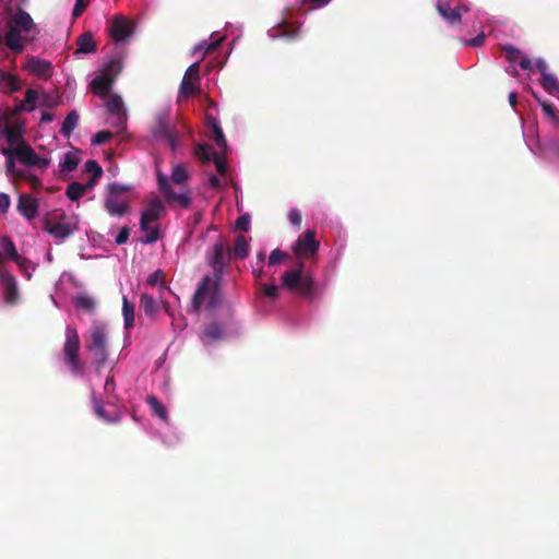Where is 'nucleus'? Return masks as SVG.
Here are the masks:
<instances>
[{
    "mask_svg": "<svg viewBox=\"0 0 559 559\" xmlns=\"http://www.w3.org/2000/svg\"><path fill=\"white\" fill-rule=\"evenodd\" d=\"M7 27L4 44L14 53L23 52L25 44L33 41L39 33L29 13L21 8L8 20Z\"/></svg>",
    "mask_w": 559,
    "mask_h": 559,
    "instance_id": "obj_1",
    "label": "nucleus"
},
{
    "mask_svg": "<svg viewBox=\"0 0 559 559\" xmlns=\"http://www.w3.org/2000/svg\"><path fill=\"white\" fill-rule=\"evenodd\" d=\"M107 328L103 322L94 321L90 329V335L85 340V348L92 353L93 365L99 370L108 359Z\"/></svg>",
    "mask_w": 559,
    "mask_h": 559,
    "instance_id": "obj_2",
    "label": "nucleus"
},
{
    "mask_svg": "<svg viewBox=\"0 0 559 559\" xmlns=\"http://www.w3.org/2000/svg\"><path fill=\"white\" fill-rule=\"evenodd\" d=\"M304 264L299 263V267L286 271L283 276V285L290 292L298 293L300 296L312 299L316 294L317 285L309 274H304Z\"/></svg>",
    "mask_w": 559,
    "mask_h": 559,
    "instance_id": "obj_3",
    "label": "nucleus"
},
{
    "mask_svg": "<svg viewBox=\"0 0 559 559\" xmlns=\"http://www.w3.org/2000/svg\"><path fill=\"white\" fill-rule=\"evenodd\" d=\"M81 342L75 328H66V341L63 344L64 362L73 374L83 372L84 365L80 360Z\"/></svg>",
    "mask_w": 559,
    "mask_h": 559,
    "instance_id": "obj_4",
    "label": "nucleus"
},
{
    "mask_svg": "<svg viewBox=\"0 0 559 559\" xmlns=\"http://www.w3.org/2000/svg\"><path fill=\"white\" fill-rule=\"evenodd\" d=\"M152 134L155 139L165 140L173 150H176L177 132L171 128L167 112H159L155 116Z\"/></svg>",
    "mask_w": 559,
    "mask_h": 559,
    "instance_id": "obj_5",
    "label": "nucleus"
},
{
    "mask_svg": "<svg viewBox=\"0 0 559 559\" xmlns=\"http://www.w3.org/2000/svg\"><path fill=\"white\" fill-rule=\"evenodd\" d=\"M319 247L320 242L316 239V233L308 229L298 237L293 246V252L298 259L305 260L314 257Z\"/></svg>",
    "mask_w": 559,
    "mask_h": 559,
    "instance_id": "obj_6",
    "label": "nucleus"
},
{
    "mask_svg": "<svg viewBox=\"0 0 559 559\" xmlns=\"http://www.w3.org/2000/svg\"><path fill=\"white\" fill-rule=\"evenodd\" d=\"M157 182H158L159 191L164 195L166 202H168L170 204L171 203H177L182 209H187V207L190 206V204H191V197H190V194H188V193H176L173 190V188H171L167 177H165L162 174H158L157 175Z\"/></svg>",
    "mask_w": 559,
    "mask_h": 559,
    "instance_id": "obj_7",
    "label": "nucleus"
},
{
    "mask_svg": "<svg viewBox=\"0 0 559 559\" xmlns=\"http://www.w3.org/2000/svg\"><path fill=\"white\" fill-rule=\"evenodd\" d=\"M58 217L61 218V221L55 222L53 218L46 217L44 219L43 230L50 234L56 240L62 242L73 233V229L70 224L64 222V213H60Z\"/></svg>",
    "mask_w": 559,
    "mask_h": 559,
    "instance_id": "obj_8",
    "label": "nucleus"
},
{
    "mask_svg": "<svg viewBox=\"0 0 559 559\" xmlns=\"http://www.w3.org/2000/svg\"><path fill=\"white\" fill-rule=\"evenodd\" d=\"M231 258L233 257L225 241L219 240L214 243L211 265L215 271L216 277H221Z\"/></svg>",
    "mask_w": 559,
    "mask_h": 559,
    "instance_id": "obj_9",
    "label": "nucleus"
},
{
    "mask_svg": "<svg viewBox=\"0 0 559 559\" xmlns=\"http://www.w3.org/2000/svg\"><path fill=\"white\" fill-rule=\"evenodd\" d=\"M200 81V64L194 62L188 67L185 76L180 84L179 95L189 97L198 91V84Z\"/></svg>",
    "mask_w": 559,
    "mask_h": 559,
    "instance_id": "obj_10",
    "label": "nucleus"
},
{
    "mask_svg": "<svg viewBox=\"0 0 559 559\" xmlns=\"http://www.w3.org/2000/svg\"><path fill=\"white\" fill-rule=\"evenodd\" d=\"M134 32V24L122 15L112 19L109 27L110 36L115 41H123Z\"/></svg>",
    "mask_w": 559,
    "mask_h": 559,
    "instance_id": "obj_11",
    "label": "nucleus"
},
{
    "mask_svg": "<svg viewBox=\"0 0 559 559\" xmlns=\"http://www.w3.org/2000/svg\"><path fill=\"white\" fill-rule=\"evenodd\" d=\"M437 11L449 24L454 25L461 22L462 14L468 12L469 8L466 4L452 8L448 2H438Z\"/></svg>",
    "mask_w": 559,
    "mask_h": 559,
    "instance_id": "obj_12",
    "label": "nucleus"
},
{
    "mask_svg": "<svg viewBox=\"0 0 559 559\" xmlns=\"http://www.w3.org/2000/svg\"><path fill=\"white\" fill-rule=\"evenodd\" d=\"M165 211V206L163 202L155 198L153 199L147 207L142 212L140 218V227L141 229H145L147 227V223H154L158 221Z\"/></svg>",
    "mask_w": 559,
    "mask_h": 559,
    "instance_id": "obj_13",
    "label": "nucleus"
},
{
    "mask_svg": "<svg viewBox=\"0 0 559 559\" xmlns=\"http://www.w3.org/2000/svg\"><path fill=\"white\" fill-rule=\"evenodd\" d=\"M24 69L41 79H48L51 76V63L35 56H29L27 58Z\"/></svg>",
    "mask_w": 559,
    "mask_h": 559,
    "instance_id": "obj_14",
    "label": "nucleus"
},
{
    "mask_svg": "<svg viewBox=\"0 0 559 559\" xmlns=\"http://www.w3.org/2000/svg\"><path fill=\"white\" fill-rule=\"evenodd\" d=\"M213 287H216L213 285L212 278L206 275L204 276L201 282L198 284V287L194 292L193 298H192V308L195 312H198L203 305L205 298L210 296V294L213 290Z\"/></svg>",
    "mask_w": 559,
    "mask_h": 559,
    "instance_id": "obj_15",
    "label": "nucleus"
},
{
    "mask_svg": "<svg viewBox=\"0 0 559 559\" xmlns=\"http://www.w3.org/2000/svg\"><path fill=\"white\" fill-rule=\"evenodd\" d=\"M16 209L22 216L31 221L38 213V201L29 194H20Z\"/></svg>",
    "mask_w": 559,
    "mask_h": 559,
    "instance_id": "obj_16",
    "label": "nucleus"
},
{
    "mask_svg": "<svg viewBox=\"0 0 559 559\" xmlns=\"http://www.w3.org/2000/svg\"><path fill=\"white\" fill-rule=\"evenodd\" d=\"M104 209L109 215L121 217L129 213L130 204L126 200H119L118 197L105 195Z\"/></svg>",
    "mask_w": 559,
    "mask_h": 559,
    "instance_id": "obj_17",
    "label": "nucleus"
},
{
    "mask_svg": "<svg viewBox=\"0 0 559 559\" xmlns=\"http://www.w3.org/2000/svg\"><path fill=\"white\" fill-rule=\"evenodd\" d=\"M0 281L4 288L5 302L10 305L16 304L19 292L15 278L8 272H0Z\"/></svg>",
    "mask_w": 559,
    "mask_h": 559,
    "instance_id": "obj_18",
    "label": "nucleus"
},
{
    "mask_svg": "<svg viewBox=\"0 0 559 559\" xmlns=\"http://www.w3.org/2000/svg\"><path fill=\"white\" fill-rule=\"evenodd\" d=\"M107 111L117 117V126L126 122V110L122 98L119 95H110L106 102Z\"/></svg>",
    "mask_w": 559,
    "mask_h": 559,
    "instance_id": "obj_19",
    "label": "nucleus"
},
{
    "mask_svg": "<svg viewBox=\"0 0 559 559\" xmlns=\"http://www.w3.org/2000/svg\"><path fill=\"white\" fill-rule=\"evenodd\" d=\"M114 84V78L108 75H97L91 82L93 93L100 98L107 97L111 86Z\"/></svg>",
    "mask_w": 559,
    "mask_h": 559,
    "instance_id": "obj_20",
    "label": "nucleus"
},
{
    "mask_svg": "<svg viewBox=\"0 0 559 559\" xmlns=\"http://www.w3.org/2000/svg\"><path fill=\"white\" fill-rule=\"evenodd\" d=\"M206 127L212 131L216 145L222 150H227V141L217 119L206 116Z\"/></svg>",
    "mask_w": 559,
    "mask_h": 559,
    "instance_id": "obj_21",
    "label": "nucleus"
},
{
    "mask_svg": "<svg viewBox=\"0 0 559 559\" xmlns=\"http://www.w3.org/2000/svg\"><path fill=\"white\" fill-rule=\"evenodd\" d=\"M20 88L21 83L16 75L8 72H0V90L5 93H13Z\"/></svg>",
    "mask_w": 559,
    "mask_h": 559,
    "instance_id": "obj_22",
    "label": "nucleus"
},
{
    "mask_svg": "<svg viewBox=\"0 0 559 559\" xmlns=\"http://www.w3.org/2000/svg\"><path fill=\"white\" fill-rule=\"evenodd\" d=\"M76 46L78 48L75 53H90L96 51V43L90 32L83 33L78 37Z\"/></svg>",
    "mask_w": 559,
    "mask_h": 559,
    "instance_id": "obj_23",
    "label": "nucleus"
},
{
    "mask_svg": "<svg viewBox=\"0 0 559 559\" xmlns=\"http://www.w3.org/2000/svg\"><path fill=\"white\" fill-rule=\"evenodd\" d=\"M223 328L218 322H212L204 328L202 340L204 343H214L223 338Z\"/></svg>",
    "mask_w": 559,
    "mask_h": 559,
    "instance_id": "obj_24",
    "label": "nucleus"
},
{
    "mask_svg": "<svg viewBox=\"0 0 559 559\" xmlns=\"http://www.w3.org/2000/svg\"><path fill=\"white\" fill-rule=\"evenodd\" d=\"M229 251L234 259L242 260L247 258L249 254V243L247 238L242 235H239L235 240L233 249Z\"/></svg>",
    "mask_w": 559,
    "mask_h": 559,
    "instance_id": "obj_25",
    "label": "nucleus"
},
{
    "mask_svg": "<svg viewBox=\"0 0 559 559\" xmlns=\"http://www.w3.org/2000/svg\"><path fill=\"white\" fill-rule=\"evenodd\" d=\"M79 122V115L75 110H71L62 122L60 133L64 138H70Z\"/></svg>",
    "mask_w": 559,
    "mask_h": 559,
    "instance_id": "obj_26",
    "label": "nucleus"
},
{
    "mask_svg": "<svg viewBox=\"0 0 559 559\" xmlns=\"http://www.w3.org/2000/svg\"><path fill=\"white\" fill-rule=\"evenodd\" d=\"M15 154L19 159L27 166H33V163H37L36 153L29 145H20L15 150Z\"/></svg>",
    "mask_w": 559,
    "mask_h": 559,
    "instance_id": "obj_27",
    "label": "nucleus"
},
{
    "mask_svg": "<svg viewBox=\"0 0 559 559\" xmlns=\"http://www.w3.org/2000/svg\"><path fill=\"white\" fill-rule=\"evenodd\" d=\"M140 307L148 317H153L158 311L157 301L152 295L148 294L141 295Z\"/></svg>",
    "mask_w": 559,
    "mask_h": 559,
    "instance_id": "obj_28",
    "label": "nucleus"
},
{
    "mask_svg": "<svg viewBox=\"0 0 559 559\" xmlns=\"http://www.w3.org/2000/svg\"><path fill=\"white\" fill-rule=\"evenodd\" d=\"M147 404L151 406L153 414L159 417L163 420L168 419V414L166 407L163 405L159 400L154 395H148L146 399Z\"/></svg>",
    "mask_w": 559,
    "mask_h": 559,
    "instance_id": "obj_29",
    "label": "nucleus"
},
{
    "mask_svg": "<svg viewBox=\"0 0 559 559\" xmlns=\"http://www.w3.org/2000/svg\"><path fill=\"white\" fill-rule=\"evenodd\" d=\"M122 314L124 328H132L134 324V305L131 304L126 296L122 298Z\"/></svg>",
    "mask_w": 559,
    "mask_h": 559,
    "instance_id": "obj_30",
    "label": "nucleus"
},
{
    "mask_svg": "<svg viewBox=\"0 0 559 559\" xmlns=\"http://www.w3.org/2000/svg\"><path fill=\"white\" fill-rule=\"evenodd\" d=\"M540 84L543 88L550 95L559 94V81L550 73L542 76Z\"/></svg>",
    "mask_w": 559,
    "mask_h": 559,
    "instance_id": "obj_31",
    "label": "nucleus"
},
{
    "mask_svg": "<svg viewBox=\"0 0 559 559\" xmlns=\"http://www.w3.org/2000/svg\"><path fill=\"white\" fill-rule=\"evenodd\" d=\"M80 158L71 152L64 154L63 160L60 163L61 173H71L76 169Z\"/></svg>",
    "mask_w": 559,
    "mask_h": 559,
    "instance_id": "obj_32",
    "label": "nucleus"
},
{
    "mask_svg": "<svg viewBox=\"0 0 559 559\" xmlns=\"http://www.w3.org/2000/svg\"><path fill=\"white\" fill-rule=\"evenodd\" d=\"M2 133L5 135L10 145H19L23 142L21 129L17 127L7 126Z\"/></svg>",
    "mask_w": 559,
    "mask_h": 559,
    "instance_id": "obj_33",
    "label": "nucleus"
},
{
    "mask_svg": "<svg viewBox=\"0 0 559 559\" xmlns=\"http://www.w3.org/2000/svg\"><path fill=\"white\" fill-rule=\"evenodd\" d=\"M85 192L86 191L83 187V183L78 182V181H72L67 187L66 195L71 201H78L84 195Z\"/></svg>",
    "mask_w": 559,
    "mask_h": 559,
    "instance_id": "obj_34",
    "label": "nucleus"
},
{
    "mask_svg": "<svg viewBox=\"0 0 559 559\" xmlns=\"http://www.w3.org/2000/svg\"><path fill=\"white\" fill-rule=\"evenodd\" d=\"M152 223H147V227L145 229H141L145 233V237L141 239L143 243H154L159 239L160 230L158 225H151Z\"/></svg>",
    "mask_w": 559,
    "mask_h": 559,
    "instance_id": "obj_35",
    "label": "nucleus"
},
{
    "mask_svg": "<svg viewBox=\"0 0 559 559\" xmlns=\"http://www.w3.org/2000/svg\"><path fill=\"white\" fill-rule=\"evenodd\" d=\"M152 223H147V227L145 229H141L145 233V237L141 239L143 243H154L159 239L160 230L158 225H151Z\"/></svg>",
    "mask_w": 559,
    "mask_h": 559,
    "instance_id": "obj_36",
    "label": "nucleus"
},
{
    "mask_svg": "<svg viewBox=\"0 0 559 559\" xmlns=\"http://www.w3.org/2000/svg\"><path fill=\"white\" fill-rule=\"evenodd\" d=\"M74 305L78 309H82L88 313L95 310V300L86 295H80L75 298Z\"/></svg>",
    "mask_w": 559,
    "mask_h": 559,
    "instance_id": "obj_37",
    "label": "nucleus"
},
{
    "mask_svg": "<svg viewBox=\"0 0 559 559\" xmlns=\"http://www.w3.org/2000/svg\"><path fill=\"white\" fill-rule=\"evenodd\" d=\"M0 247L3 251L1 253L4 255L5 260H11L17 253L14 242L7 236L1 238Z\"/></svg>",
    "mask_w": 559,
    "mask_h": 559,
    "instance_id": "obj_38",
    "label": "nucleus"
},
{
    "mask_svg": "<svg viewBox=\"0 0 559 559\" xmlns=\"http://www.w3.org/2000/svg\"><path fill=\"white\" fill-rule=\"evenodd\" d=\"M213 153L216 152L206 144H199L194 152L195 156L203 163H210L213 159Z\"/></svg>",
    "mask_w": 559,
    "mask_h": 559,
    "instance_id": "obj_39",
    "label": "nucleus"
},
{
    "mask_svg": "<svg viewBox=\"0 0 559 559\" xmlns=\"http://www.w3.org/2000/svg\"><path fill=\"white\" fill-rule=\"evenodd\" d=\"M38 98V94L35 90L28 88L25 93V97L21 103V109L26 111H32L35 108L36 100Z\"/></svg>",
    "mask_w": 559,
    "mask_h": 559,
    "instance_id": "obj_40",
    "label": "nucleus"
},
{
    "mask_svg": "<svg viewBox=\"0 0 559 559\" xmlns=\"http://www.w3.org/2000/svg\"><path fill=\"white\" fill-rule=\"evenodd\" d=\"M130 190L131 186L122 185L119 182H111L106 187V195L119 198L122 193H126Z\"/></svg>",
    "mask_w": 559,
    "mask_h": 559,
    "instance_id": "obj_41",
    "label": "nucleus"
},
{
    "mask_svg": "<svg viewBox=\"0 0 559 559\" xmlns=\"http://www.w3.org/2000/svg\"><path fill=\"white\" fill-rule=\"evenodd\" d=\"M121 69H122L121 61L118 59H111L105 66L104 72L102 74L114 78V80H115L116 76L118 75V73L121 71Z\"/></svg>",
    "mask_w": 559,
    "mask_h": 559,
    "instance_id": "obj_42",
    "label": "nucleus"
},
{
    "mask_svg": "<svg viewBox=\"0 0 559 559\" xmlns=\"http://www.w3.org/2000/svg\"><path fill=\"white\" fill-rule=\"evenodd\" d=\"M187 179H188V173H187L186 168L181 165L175 166L173 169V174H171L173 182H175L177 185H181V183L186 182Z\"/></svg>",
    "mask_w": 559,
    "mask_h": 559,
    "instance_id": "obj_43",
    "label": "nucleus"
},
{
    "mask_svg": "<svg viewBox=\"0 0 559 559\" xmlns=\"http://www.w3.org/2000/svg\"><path fill=\"white\" fill-rule=\"evenodd\" d=\"M84 169L86 173L91 174L92 177H98L100 178L103 176V169L99 166V164L94 159H88L85 165Z\"/></svg>",
    "mask_w": 559,
    "mask_h": 559,
    "instance_id": "obj_44",
    "label": "nucleus"
},
{
    "mask_svg": "<svg viewBox=\"0 0 559 559\" xmlns=\"http://www.w3.org/2000/svg\"><path fill=\"white\" fill-rule=\"evenodd\" d=\"M503 51L506 52L507 60L512 63L519 62L522 57L521 51L513 46H504Z\"/></svg>",
    "mask_w": 559,
    "mask_h": 559,
    "instance_id": "obj_45",
    "label": "nucleus"
},
{
    "mask_svg": "<svg viewBox=\"0 0 559 559\" xmlns=\"http://www.w3.org/2000/svg\"><path fill=\"white\" fill-rule=\"evenodd\" d=\"M111 138H112V133L110 131L103 130V131L97 132L93 136L92 144L93 145H102V144L106 143L107 141H109Z\"/></svg>",
    "mask_w": 559,
    "mask_h": 559,
    "instance_id": "obj_46",
    "label": "nucleus"
},
{
    "mask_svg": "<svg viewBox=\"0 0 559 559\" xmlns=\"http://www.w3.org/2000/svg\"><path fill=\"white\" fill-rule=\"evenodd\" d=\"M287 253L285 251H282L281 249L276 248L274 249L270 257H269V265H276L281 261L287 259Z\"/></svg>",
    "mask_w": 559,
    "mask_h": 559,
    "instance_id": "obj_47",
    "label": "nucleus"
},
{
    "mask_svg": "<svg viewBox=\"0 0 559 559\" xmlns=\"http://www.w3.org/2000/svg\"><path fill=\"white\" fill-rule=\"evenodd\" d=\"M216 166V170L219 175H225L227 171V164L224 156L219 155L218 153H213V159H212Z\"/></svg>",
    "mask_w": 559,
    "mask_h": 559,
    "instance_id": "obj_48",
    "label": "nucleus"
},
{
    "mask_svg": "<svg viewBox=\"0 0 559 559\" xmlns=\"http://www.w3.org/2000/svg\"><path fill=\"white\" fill-rule=\"evenodd\" d=\"M259 290H260V293L264 294L269 298H275V297H277L278 287L274 284H271V285L260 284Z\"/></svg>",
    "mask_w": 559,
    "mask_h": 559,
    "instance_id": "obj_49",
    "label": "nucleus"
},
{
    "mask_svg": "<svg viewBox=\"0 0 559 559\" xmlns=\"http://www.w3.org/2000/svg\"><path fill=\"white\" fill-rule=\"evenodd\" d=\"M540 105H542V108L544 110V112L554 121H559V117L557 115V110L555 108V106L548 102H540Z\"/></svg>",
    "mask_w": 559,
    "mask_h": 559,
    "instance_id": "obj_50",
    "label": "nucleus"
},
{
    "mask_svg": "<svg viewBox=\"0 0 559 559\" xmlns=\"http://www.w3.org/2000/svg\"><path fill=\"white\" fill-rule=\"evenodd\" d=\"M249 224L250 216L248 214H243L237 218L235 228L240 231H247L249 229Z\"/></svg>",
    "mask_w": 559,
    "mask_h": 559,
    "instance_id": "obj_51",
    "label": "nucleus"
},
{
    "mask_svg": "<svg viewBox=\"0 0 559 559\" xmlns=\"http://www.w3.org/2000/svg\"><path fill=\"white\" fill-rule=\"evenodd\" d=\"M88 5V0H75V4L72 11L73 17H79Z\"/></svg>",
    "mask_w": 559,
    "mask_h": 559,
    "instance_id": "obj_52",
    "label": "nucleus"
},
{
    "mask_svg": "<svg viewBox=\"0 0 559 559\" xmlns=\"http://www.w3.org/2000/svg\"><path fill=\"white\" fill-rule=\"evenodd\" d=\"M164 273L162 270H156L155 272H153L152 274L148 275L147 277V284L151 285V286H155L158 282H162L164 281Z\"/></svg>",
    "mask_w": 559,
    "mask_h": 559,
    "instance_id": "obj_53",
    "label": "nucleus"
},
{
    "mask_svg": "<svg viewBox=\"0 0 559 559\" xmlns=\"http://www.w3.org/2000/svg\"><path fill=\"white\" fill-rule=\"evenodd\" d=\"M129 236H130V228L124 226L118 233L115 241H116L117 245H123V243H126L128 241Z\"/></svg>",
    "mask_w": 559,
    "mask_h": 559,
    "instance_id": "obj_54",
    "label": "nucleus"
},
{
    "mask_svg": "<svg viewBox=\"0 0 559 559\" xmlns=\"http://www.w3.org/2000/svg\"><path fill=\"white\" fill-rule=\"evenodd\" d=\"M94 411H95V414L99 418H102V419H104L106 421H111V419L108 417V415H107V413H106V411H105V408H104V406H103L100 401H95V403H94Z\"/></svg>",
    "mask_w": 559,
    "mask_h": 559,
    "instance_id": "obj_55",
    "label": "nucleus"
},
{
    "mask_svg": "<svg viewBox=\"0 0 559 559\" xmlns=\"http://www.w3.org/2000/svg\"><path fill=\"white\" fill-rule=\"evenodd\" d=\"M209 307L216 308L221 304V297L217 287H213L212 293L210 294Z\"/></svg>",
    "mask_w": 559,
    "mask_h": 559,
    "instance_id": "obj_56",
    "label": "nucleus"
},
{
    "mask_svg": "<svg viewBox=\"0 0 559 559\" xmlns=\"http://www.w3.org/2000/svg\"><path fill=\"white\" fill-rule=\"evenodd\" d=\"M484 41H485V34L480 33L476 37L466 40L465 45L471 46V47H479L484 44Z\"/></svg>",
    "mask_w": 559,
    "mask_h": 559,
    "instance_id": "obj_57",
    "label": "nucleus"
},
{
    "mask_svg": "<svg viewBox=\"0 0 559 559\" xmlns=\"http://www.w3.org/2000/svg\"><path fill=\"white\" fill-rule=\"evenodd\" d=\"M10 197L5 193H0V212L7 213L10 207Z\"/></svg>",
    "mask_w": 559,
    "mask_h": 559,
    "instance_id": "obj_58",
    "label": "nucleus"
},
{
    "mask_svg": "<svg viewBox=\"0 0 559 559\" xmlns=\"http://www.w3.org/2000/svg\"><path fill=\"white\" fill-rule=\"evenodd\" d=\"M11 260H13L23 270H27L31 264L29 260L20 255L19 253H16V255L13 257Z\"/></svg>",
    "mask_w": 559,
    "mask_h": 559,
    "instance_id": "obj_59",
    "label": "nucleus"
},
{
    "mask_svg": "<svg viewBox=\"0 0 559 559\" xmlns=\"http://www.w3.org/2000/svg\"><path fill=\"white\" fill-rule=\"evenodd\" d=\"M288 218L293 225H300L301 223V215L297 210H290Z\"/></svg>",
    "mask_w": 559,
    "mask_h": 559,
    "instance_id": "obj_60",
    "label": "nucleus"
},
{
    "mask_svg": "<svg viewBox=\"0 0 559 559\" xmlns=\"http://www.w3.org/2000/svg\"><path fill=\"white\" fill-rule=\"evenodd\" d=\"M519 66L523 69V70H528L531 71L533 69V63H532V60L525 56H522L519 60Z\"/></svg>",
    "mask_w": 559,
    "mask_h": 559,
    "instance_id": "obj_61",
    "label": "nucleus"
},
{
    "mask_svg": "<svg viewBox=\"0 0 559 559\" xmlns=\"http://www.w3.org/2000/svg\"><path fill=\"white\" fill-rule=\"evenodd\" d=\"M25 179L31 183L33 189H38L41 186L39 178L35 175H28Z\"/></svg>",
    "mask_w": 559,
    "mask_h": 559,
    "instance_id": "obj_62",
    "label": "nucleus"
},
{
    "mask_svg": "<svg viewBox=\"0 0 559 559\" xmlns=\"http://www.w3.org/2000/svg\"><path fill=\"white\" fill-rule=\"evenodd\" d=\"M535 67H536V69L540 72V75H542V76H544L545 74H548V73L546 72V70H547V64H546L545 60H543V59H538V60L536 61V63H535Z\"/></svg>",
    "mask_w": 559,
    "mask_h": 559,
    "instance_id": "obj_63",
    "label": "nucleus"
},
{
    "mask_svg": "<svg viewBox=\"0 0 559 559\" xmlns=\"http://www.w3.org/2000/svg\"><path fill=\"white\" fill-rule=\"evenodd\" d=\"M115 388H116V383H115L114 377L112 376L107 377L106 382H105V391L108 393L114 392Z\"/></svg>",
    "mask_w": 559,
    "mask_h": 559,
    "instance_id": "obj_64",
    "label": "nucleus"
}]
</instances>
